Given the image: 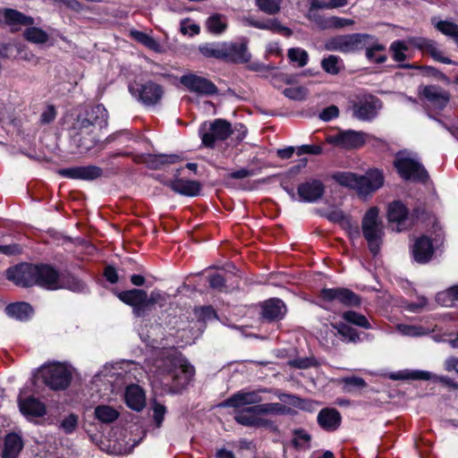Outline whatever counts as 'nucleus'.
<instances>
[{"label":"nucleus","mask_w":458,"mask_h":458,"mask_svg":"<svg viewBox=\"0 0 458 458\" xmlns=\"http://www.w3.org/2000/svg\"><path fill=\"white\" fill-rule=\"evenodd\" d=\"M195 314L199 319H211L216 318L214 309L210 306H204L195 309Z\"/></svg>","instance_id":"nucleus-58"},{"label":"nucleus","mask_w":458,"mask_h":458,"mask_svg":"<svg viewBox=\"0 0 458 458\" xmlns=\"http://www.w3.org/2000/svg\"><path fill=\"white\" fill-rule=\"evenodd\" d=\"M5 312L8 316L16 319L26 320L32 315L33 310L29 303L18 302L6 306Z\"/></svg>","instance_id":"nucleus-35"},{"label":"nucleus","mask_w":458,"mask_h":458,"mask_svg":"<svg viewBox=\"0 0 458 458\" xmlns=\"http://www.w3.org/2000/svg\"><path fill=\"white\" fill-rule=\"evenodd\" d=\"M259 9L267 14L273 15L280 11L281 0H255Z\"/></svg>","instance_id":"nucleus-52"},{"label":"nucleus","mask_w":458,"mask_h":458,"mask_svg":"<svg viewBox=\"0 0 458 458\" xmlns=\"http://www.w3.org/2000/svg\"><path fill=\"white\" fill-rule=\"evenodd\" d=\"M307 94L308 90L304 87L286 88L284 90V95L293 100H303Z\"/></svg>","instance_id":"nucleus-56"},{"label":"nucleus","mask_w":458,"mask_h":458,"mask_svg":"<svg viewBox=\"0 0 458 458\" xmlns=\"http://www.w3.org/2000/svg\"><path fill=\"white\" fill-rule=\"evenodd\" d=\"M23 448L21 437L15 434H8L4 438L2 458H17Z\"/></svg>","instance_id":"nucleus-29"},{"label":"nucleus","mask_w":458,"mask_h":458,"mask_svg":"<svg viewBox=\"0 0 458 458\" xmlns=\"http://www.w3.org/2000/svg\"><path fill=\"white\" fill-rule=\"evenodd\" d=\"M408 50L407 44L403 40H395L390 46L393 58L396 62H403L406 59L405 52Z\"/></svg>","instance_id":"nucleus-53"},{"label":"nucleus","mask_w":458,"mask_h":458,"mask_svg":"<svg viewBox=\"0 0 458 458\" xmlns=\"http://www.w3.org/2000/svg\"><path fill=\"white\" fill-rule=\"evenodd\" d=\"M233 132L231 123L221 118L203 123L199 130L202 144L209 148H214L217 141L225 140Z\"/></svg>","instance_id":"nucleus-6"},{"label":"nucleus","mask_w":458,"mask_h":458,"mask_svg":"<svg viewBox=\"0 0 458 458\" xmlns=\"http://www.w3.org/2000/svg\"><path fill=\"white\" fill-rule=\"evenodd\" d=\"M124 400L128 407L140 411L146 405L145 393L138 385H130L126 387Z\"/></svg>","instance_id":"nucleus-25"},{"label":"nucleus","mask_w":458,"mask_h":458,"mask_svg":"<svg viewBox=\"0 0 458 458\" xmlns=\"http://www.w3.org/2000/svg\"><path fill=\"white\" fill-rule=\"evenodd\" d=\"M401 377H399V376H392V378H394V379L401 378ZM405 377L411 378V379H422V380L433 379V380H436L437 375L431 374L430 372L424 371V370H412V371L409 372Z\"/></svg>","instance_id":"nucleus-57"},{"label":"nucleus","mask_w":458,"mask_h":458,"mask_svg":"<svg viewBox=\"0 0 458 458\" xmlns=\"http://www.w3.org/2000/svg\"><path fill=\"white\" fill-rule=\"evenodd\" d=\"M412 44H414L415 46H417L418 47L420 48H423V47H431V54L433 55V57L444 64H450L451 63V60L447 57H442L440 55V53L437 51V49L433 47V43L432 41L430 40H428L426 38H414L412 39Z\"/></svg>","instance_id":"nucleus-54"},{"label":"nucleus","mask_w":458,"mask_h":458,"mask_svg":"<svg viewBox=\"0 0 458 458\" xmlns=\"http://www.w3.org/2000/svg\"><path fill=\"white\" fill-rule=\"evenodd\" d=\"M387 218L390 224H395L393 230L402 232L411 225L408 209L401 201H394L388 205Z\"/></svg>","instance_id":"nucleus-15"},{"label":"nucleus","mask_w":458,"mask_h":458,"mask_svg":"<svg viewBox=\"0 0 458 458\" xmlns=\"http://www.w3.org/2000/svg\"><path fill=\"white\" fill-rule=\"evenodd\" d=\"M411 252L416 262L420 264L428 263L434 252L430 239L426 236L417 239L412 246Z\"/></svg>","instance_id":"nucleus-23"},{"label":"nucleus","mask_w":458,"mask_h":458,"mask_svg":"<svg viewBox=\"0 0 458 458\" xmlns=\"http://www.w3.org/2000/svg\"><path fill=\"white\" fill-rule=\"evenodd\" d=\"M254 411L260 415H287L292 414L293 410L280 403H267L254 405Z\"/></svg>","instance_id":"nucleus-34"},{"label":"nucleus","mask_w":458,"mask_h":458,"mask_svg":"<svg viewBox=\"0 0 458 458\" xmlns=\"http://www.w3.org/2000/svg\"><path fill=\"white\" fill-rule=\"evenodd\" d=\"M369 39L368 34H351L337 36L331 38L327 43L328 50L339 51L342 53H351L364 49L368 46L367 40Z\"/></svg>","instance_id":"nucleus-11"},{"label":"nucleus","mask_w":458,"mask_h":458,"mask_svg":"<svg viewBox=\"0 0 458 458\" xmlns=\"http://www.w3.org/2000/svg\"><path fill=\"white\" fill-rule=\"evenodd\" d=\"M318 423L327 431H335L340 426L341 415L335 409H322L318 415Z\"/></svg>","instance_id":"nucleus-26"},{"label":"nucleus","mask_w":458,"mask_h":458,"mask_svg":"<svg viewBox=\"0 0 458 458\" xmlns=\"http://www.w3.org/2000/svg\"><path fill=\"white\" fill-rule=\"evenodd\" d=\"M118 298L123 303L132 307L136 317H143L154 305L164 307L167 301L166 294L159 290H154L148 295L144 290L131 289L119 293Z\"/></svg>","instance_id":"nucleus-3"},{"label":"nucleus","mask_w":458,"mask_h":458,"mask_svg":"<svg viewBox=\"0 0 458 458\" xmlns=\"http://www.w3.org/2000/svg\"><path fill=\"white\" fill-rule=\"evenodd\" d=\"M396 330L403 335L412 337L422 336L428 335L430 332L428 328L423 327L421 326L406 324H398L396 326Z\"/></svg>","instance_id":"nucleus-46"},{"label":"nucleus","mask_w":458,"mask_h":458,"mask_svg":"<svg viewBox=\"0 0 458 458\" xmlns=\"http://www.w3.org/2000/svg\"><path fill=\"white\" fill-rule=\"evenodd\" d=\"M286 313V307L283 301L279 299H270L263 304L262 315L267 320L282 319Z\"/></svg>","instance_id":"nucleus-27"},{"label":"nucleus","mask_w":458,"mask_h":458,"mask_svg":"<svg viewBox=\"0 0 458 458\" xmlns=\"http://www.w3.org/2000/svg\"><path fill=\"white\" fill-rule=\"evenodd\" d=\"M78 426V416L75 414H69L64 417L60 422V429L65 434H72Z\"/></svg>","instance_id":"nucleus-55"},{"label":"nucleus","mask_w":458,"mask_h":458,"mask_svg":"<svg viewBox=\"0 0 458 458\" xmlns=\"http://www.w3.org/2000/svg\"><path fill=\"white\" fill-rule=\"evenodd\" d=\"M333 179L342 186L356 190L362 196L377 191L384 182L383 174L379 170H370L365 175L338 172L333 174Z\"/></svg>","instance_id":"nucleus-4"},{"label":"nucleus","mask_w":458,"mask_h":458,"mask_svg":"<svg viewBox=\"0 0 458 458\" xmlns=\"http://www.w3.org/2000/svg\"><path fill=\"white\" fill-rule=\"evenodd\" d=\"M249 23L254 28L271 30L285 37H290L293 34V31L289 28L282 25L276 19H269L265 21L250 20Z\"/></svg>","instance_id":"nucleus-31"},{"label":"nucleus","mask_w":458,"mask_h":458,"mask_svg":"<svg viewBox=\"0 0 458 458\" xmlns=\"http://www.w3.org/2000/svg\"><path fill=\"white\" fill-rule=\"evenodd\" d=\"M314 21L322 30H337L354 24L353 20L338 16H318L314 19Z\"/></svg>","instance_id":"nucleus-30"},{"label":"nucleus","mask_w":458,"mask_h":458,"mask_svg":"<svg viewBox=\"0 0 458 458\" xmlns=\"http://www.w3.org/2000/svg\"><path fill=\"white\" fill-rule=\"evenodd\" d=\"M44 383L54 390L66 388L72 378L70 370L61 363L44 365L39 369Z\"/></svg>","instance_id":"nucleus-9"},{"label":"nucleus","mask_w":458,"mask_h":458,"mask_svg":"<svg viewBox=\"0 0 458 458\" xmlns=\"http://www.w3.org/2000/svg\"><path fill=\"white\" fill-rule=\"evenodd\" d=\"M130 34L133 39L142 44L147 48L157 53H160L162 51L160 44L155 38L146 34L145 32L134 30H131Z\"/></svg>","instance_id":"nucleus-39"},{"label":"nucleus","mask_w":458,"mask_h":458,"mask_svg":"<svg viewBox=\"0 0 458 458\" xmlns=\"http://www.w3.org/2000/svg\"><path fill=\"white\" fill-rule=\"evenodd\" d=\"M199 50L205 57L223 60L224 42L207 43L199 46Z\"/></svg>","instance_id":"nucleus-40"},{"label":"nucleus","mask_w":458,"mask_h":458,"mask_svg":"<svg viewBox=\"0 0 458 458\" xmlns=\"http://www.w3.org/2000/svg\"><path fill=\"white\" fill-rule=\"evenodd\" d=\"M107 125V111L103 105H96L78 116L74 129L81 134L92 133Z\"/></svg>","instance_id":"nucleus-7"},{"label":"nucleus","mask_w":458,"mask_h":458,"mask_svg":"<svg viewBox=\"0 0 458 458\" xmlns=\"http://www.w3.org/2000/svg\"><path fill=\"white\" fill-rule=\"evenodd\" d=\"M420 93L433 107L443 109L449 101V94L436 85L423 87Z\"/></svg>","instance_id":"nucleus-20"},{"label":"nucleus","mask_w":458,"mask_h":458,"mask_svg":"<svg viewBox=\"0 0 458 458\" xmlns=\"http://www.w3.org/2000/svg\"><path fill=\"white\" fill-rule=\"evenodd\" d=\"M311 436L304 429L293 430V445L299 449H309L310 447Z\"/></svg>","instance_id":"nucleus-49"},{"label":"nucleus","mask_w":458,"mask_h":458,"mask_svg":"<svg viewBox=\"0 0 458 458\" xmlns=\"http://www.w3.org/2000/svg\"><path fill=\"white\" fill-rule=\"evenodd\" d=\"M268 392L267 389H259L257 391H239L233 394L231 397L226 399L221 406L224 407H233V408H240L244 405H258L259 403L263 401L260 393Z\"/></svg>","instance_id":"nucleus-18"},{"label":"nucleus","mask_w":458,"mask_h":458,"mask_svg":"<svg viewBox=\"0 0 458 458\" xmlns=\"http://www.w3.org/2000/svg\"><path fill=\"white\" fill-rule=\"evenodd\" d=\"M251 55L248 51V40L241 38L238 42H224L223 60L226 62L242 64L250 60Z\"/></svg>","instance_id":"nucleus-13"},{"label":"nucleus","mask_w":458,"mask_h":458,"mask_svg":"<svg viewBox=\"0 0 458 458\" xmlns=\"http://www.w3.org/2000/svg\"><path fill=\"white\" fill-rule=\"evenodd\" d=\"M23 37L27 41L37 45L45 44L49 38L48 34L45 30L33 25L27 26L23 32Z\"/></svg>","instance_id":"nucleus-38"},{"label":"nucleus","mask_w":458,"mask_h":458,"mask_svg":"<svg viewBox=\"0 0 458 458\" xmlns=\"http://www.w3.org/2000/svg\"><path fill=\"white\" fill-rule=\"evenodd\" d=\"M165 407L160 403H155L153 406V419L157 428L162 425L165 414Z\"/></svg>","instance_id":"nucleus-59"},{"label":"nucleus","mask_w":458,"mask_h":458,"mask_svg":"<svg viewBox=\"0 0 458 458\" xmlns=\"http://www.w3.org/2000/svg\"><path fill=\"white\" fill-rule=\"evenodd\" d=\"M149 372L153 385L160 386L165 392L178 393L190 383L195 370L176 351L169 350L155 360Z\"/></svg>","instance_id":"nucleus-1"},{"label":"nucleus","mask_w":458,"mask_h":458,"mask_svg":"<svg viewBox=\"0 0 458 458\" xmlns=\"http://www.w3.org/2000/svg\"><path fill=\"white\" fill-rule=\"evenodd\" d=\"M259 415H260L259 412H257L256 411H254V405H253L246 410L242 411L238 414H236L234 419L239 424H241L242 426L255 428Z\"/></svg>","instance_id":"nucleus-41"},{"label":"nucleus","mask_w":458,"mask_h":458,"mask_svg":"<svg viewBox=\"0 0 458 458\" xmlns=\"http://www.w3.org/2000/svg\"><path fill=\"white\" fill-rule=\"evenodd\" d=\"M333 327L342 336L343 341L348 343H356L360 341V335L358 332L350 326L340 322L333 325Z\"/></svg>","instance_id":"nucleus-42"},{"label":"nucleus","mask_w":458,"mask_h":458,"mask_svg":"<svg viewBox=\"0 0 458 458\" xmlns=\"http://www.w3.org/2000/svg\"><path fill=\"white\" fill-rule=\"evenodd\" d=\"M381 107L380 100L374 96H364L353 105L354 116L362 121H370Z\"/></svg>","instance_id":"nucleus-14"},{"label":"nucleus","mask_w":458,"mask_h":458,"mask_svg":"<svg viewBox=\"0 0 458 458\" xmlns=\"http://www.w3.org/2000/svg\"><path fill=\"white\" fill-rule=\"evenodd\" d=\"M323 70L332 75H336L343 69V61L339 56L330 55L321 61Z\"/></svg>","instance_id":"nucleus-43"},{"label":"nucleus","mask_w":458,"mask_h":458,"mask_svg":"<svg viewBox=\"0 0 458 458\" xmlns=\"http://www.w3.org/2000/svg\"><path fill=\"white\" fill-rule=\"evenodd\" d=\"M181 161V157L178 155H149L146 162L153 169H159L164 165L175 164Z\"/></svg>","instance_id":"nucleus-36"},{"label":"nucleus","mask_w":458,"mask_h":458,"mask_svg":"<svg viewBox=\"0 0 458 458\" xmlns=\"http://www.w3.org/2000/svg\"><path fill=\"white\" fill-rule=\"evenodd\" d=\"M344 392L350 393L355 389H362L367 386L365 380L359 377H345L339 379Z\"/></svg>","instance_id":"nucleus-48"},{"label":"nucleus","mask_w":458,"mask_h":458,"mask_svg":"<svg viewBox=\"0 0 458 458\" xmlns=\"http://www.w3.org/2000/svg\"><path fill=\"white\" fill-rule=\"evenodd\" d=\"M2 15L4 22L10 27L12 31H18L22 27L31 26L35 23L31 16L11 8L4 9Z\"/></svg>","instance_id":"nucleus-21"},{"label":"nucleus","mask_w":458,"mask_h":458,"mask_svg":"<svg viewBox=\"0 0 458 458\" xmlns=\"http://www.w3.org/2000/svg\"><path fill=\"white\" fill-rule=\"evenodd\" d=\"M437 301L444 306H453L458 302V285L450 287L443 293L437 295Z\"/></svg>","instance_id":"nucleus-47"},{"label":"nucleus","mask_w":458,"mask_h":458,"mask_svg":"<svg viewBox=\"0 0 458 458\" xmlns=\"http://www.w3.org/2000/svg\"><path fill=\"white\" fill-rule=\"evenodd\" d=\"M320 297L328 301H339L345 306H358L360 303V297L347 288H325Z\"/></svg>","instance_id":"nucleus-16"},{"label":"nucleus","mask_w":458,"mask_h":458,"mask_svg":"<svg viewBox=\"0 0 458 458\" xmlns=\"http://www.w3.org/2000/svg\"><path fill=\"white\" fill-rule=\"evenodd\" d=\"M129 91L132 97L147 106L157 105L164 95L163 88L153 81L143 84L131 83L129 86Z\"/></svg>","instance_id":"nucleus-10"},{"label":"nucleus","mask_w":458,"mask_h":458,"mask_svg":"<svg viewBox=\"0 0 458 458\" xmlns=\"http://www.w3.org/2000/svg\"><path fill=\"white\" fill-rule=\"evenodd\" d=\"M171 189L181 195L195 197L201 190V185L197 181L175 179L170 182Z\"/></svg>","instance_id":"nucleus-28"},{"label":"nucleus","mask_w":458,"mask_h":458,"mask_svg":"<svg viewBox=\"0 0 458 458\" xmlns=\"http://www.w3.org/2000/svg\"><path fill=\"white\" fill-rule=\"evenodd\" d=\"M21 411L29 416L42 417L46 413L45 405L38 400L30 397L19 402Z\"/></svg>","instance_id":"nucleus-33"},{"label":"nucleus","mask_w":458,"mask_h":458,"mask_svg":"<svg viewBox=\"0 0 458 458\" xmlns=\"http://www.w3.org/2000/svg\"><path fill=\"white\" fill-rule=\"evenodd\" d=\"M371 136L362 131L348 130L327 137V142L345 149L359 148L370 140Z\"/></svg>","instance_id":"nucleus-12"},{"label":"nucleus","mask_w":458,"mask_h":458,"mask_svg":"<svg viewBox=\"0 0 458 458\" xmlns=\"http://www.w3.org/2000/svg\"><path fill=\"white\" fill-rule=\"evenodd\" d=\"M339 115V109L336 106H330L325 108L319 114V118L325 122H328Z\"/></svg>","instance_id":"nucleus-60"},{"label":"nucleus","mask_w":458,"mask_h":458,"mask_svg":"<svg viewBox=\"0 0 458 458\" xmlns=\"http://www.w3.org/2000/svg\"><path fill=\"white\" fill-rule=\"evenodd\" d=\"M437 29L445 36L452 38L458 46V25L446 21H438Z\"/></svg>","instance_id":"nucleus-51"},{"label":"nucleus","mask_w":458,"mask_h":458,"mask_svg":"<svg viewBox=\"0 0 458 458\" xmlns=\"http://www.w3.org/2000/svg\"><path fill=\"white\" fill-rule=\"evenodd\" d=\"M6 276L10 281L20 286L38 284L48 290L63 287L58 273L47 265L21 264L9 268Z\"/></svg>","instance_id":"nucleus-2"},{"label":"nucleus","mask_w":458,"mask_h":458,"mask_svg":"<svg viewBox=\"0 0 458 458\" xmlns=\"http://www.w3.org/2000/svg\"><path fill=\"white\" fill-rule=\"evenodd\" d=\"M361 229L370 252L376 256L383 242L384 225L378 217V209L370 208L363 216Z\"/></svg>","instance_id":"nucleus-5"},{"label":"nucleus","mask_w":458,"mask_h":458,"mask_svg":"<svg viewBox=\"0 0 458 458\" xmlns=\"http://www.w3.org/2000/svg\"><path fill=\"white\" fill-rule=\"evenodd\" d=\"M210 287L217 290H222L225 286V279L219 274L211 275L208 278Z\"/></svg>","instance_id":"nucleus-63"},{"label":"nucleus","mask_w":458,"mask_h":458,"mask_svg":"<svg viewBox=\"0 0 458 458\" xmlns=\"http://www.w3.org/2000/svg\"><path fill=\"white\" fill-rule=\"evenodd\" d=\"M288 58L291 62L296 63L299 67H303L308 64V52L300 47H293L288 50Z\"/></svg>","instance_id":"nucleus-50"},{"label":"nucleus","mask_w":458,"mask_h":458,"mask_svg":"<svg viewBox=\"0 0 458 458\" xmlns=\"http://www.w3.org/2000/svg\"><path fill=\"white\" fill-rule=\"evenodd\" d=\"M96 418L104 423H110L114 421L118 416V411L108 405H98L95 409Z\"/></svg>","instance_id":"nucleus-44"},{"label":"nucleus","mask_w":458,"mask_h":458,"mask_svg":"<svg viewBox=\"0 0 458 458\" xmlns=\"http://www.w3.org/2000/svg\"><path fill=\"white\" fill-rule=\"evenodd\" d=\"M298 195L304 202H316L324 194L325 187L321 181L312 179L299 185Z\"/></svg>","instance_id":"nucleus-19"},{"label":"nucleus","mask_w":458,"mask_h":458,"mask_svg":"<svg viewBox=\"0 0 458 458\" xmlns=\"http://www.w3.org/2000/svg\"><path fill=\"white\" fill-rule=\"evenodd\" d=\"M343 318L346 322H348L350 324H353V325L362 327L364 329L371 328V325H370L369 321L368 320V318L364 315L360 314L356 311L348 310V311L344 312Z\"/></svg>","instance_id":"nucleus-45"},{"label":"nucleus","mask_w":458,"mask_h":458,"mask_svg":"<svg viewBox=\"0 0 458 458\" xmlns=\"http://www.w3.org/2000/svg\"><path fill=\"white\" fill-rule=\"evenodd\" d=\"M255 428H264L271 430H276V425L271 420L264 418L263 415H259Z\"/></svg>","instance_id":"nucleus-64"},{"label":"nucleus","mask_w":458,"mask_h":458,"mask_svg":"<svg viewBox=\"0 0 458 458\" xmlns=\"http://www.w3.org/2000/svg\"><path fill=\"white\" fill-rule=\"evenodd\" d=\"M180 81L190 91L200 95H214L217 92V88L212 81L195 74L183 75Z\"/></svg>","instance_id":"nucleus-17"},{"label":"nucleus","mask_w":458,"mask_h":458,"mask_svg":"<svg viewBox=\"0 0 458 458\" xmlns=\"http://www.w3.org/2000/svg\"><path fill=\"white\" fill-rule=\"evenodd\" d=\"M394 164L398 174L404 180L424 182L428 178L423 165L405 153H398Z\"/></svg>","instance_id":"nucleus-8"},{"label":"nucleus","mask_w":458,"mask_h":458,"mask_svg":"<svg viewBox=\"0 0 458 458\" xmlns=\"http://www.w3.org/2000/svg\"><path fill=\"white\" fill-rule=\"evenodd\" d=\"M59 174L70 179L94 180L101 176L102 169L97 165L77 166L62 169Z\"/></svg>","instance_id":"nucleus-22"},{"label":"nucleus","mask_w":458,"mask_h":458,"mask_svg":"<svg viewBox=\"0 0 458 458\" xmlns=\"http://www.w3.org/2000/svg\"><path fill=\"white\" fill-rule=\"evenodd\" d=\"M325 216L332 223L338 224L343 229L346 230L350 235H359L358 224L352 222V218L345 215L341 209H332Z\"/></svg>","instance_id":"nucleus-24"},{"label":"nucleus","mask_w":458,"mask_h":458,"mask_svg":"<svg viewBox=\"0 0 458 458\" xmlns=\"http://www.w3.org/2000/svg\"><path fill=\"white\" fill-rule=\"evenodd\" d=\"M278 398L281 402L288 403L293 407L298 408L301 403V399L297 395L289 394H278Z\"/></svg>","instance_id":"nucleus-62"},{"label":"nucleus","mask_w":458,"mask_h":458,"mask_svg":"<svg viewBox=\"0 0 458 458\" xmlns=\"http://www.w3.org/2000/svg\"><path fill=\"white\" fill-rule=\"evenodd\" d=\"M368 46L364 47L366 49V56L367 58L373 63L382 64L386 62V56L381 52L385 49L384 46L379 44L374 37L369 35V39L367 40Z\"/></svg>","instance_id":"nucleus-32"},{"label":"nucleus","mask_w":458,"mask_h":458,"mask_svg":"<svg viewBox=\"0 0 458 458\" xmlns=\"http://www.w3.org/2000/svg\"><path fill=\"white\" fill-rule=\"evenodd\" d=\"M297 153L298 155H319L322 153V148L318 145H302L298 148Z\"/></svg>","instance_id":"nucleus-61"},{"label":"nucleus","mask_w":458,"mask_h":458,"mask_svg":"<svg viewBox=\"0 0 458 458\" xmlns=\"http://www.w3.org/2000/svg\"><path fill=\"white\" fill-rule=\"evenodd\" d=\"M206 26L209 32L222 34L227 29L226 17L221 13H214L208 18Z\"/></svg>","instance_id":"nucleus-37"}]
</instances>
